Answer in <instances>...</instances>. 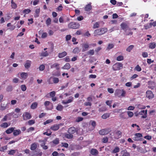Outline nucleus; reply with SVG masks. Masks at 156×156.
Instances as JSON below:
<instances>
[{"label":"nucleus","instance_id":"64","mask_svg":"<svg viewBox=\"0 0 156 156\" xmlns=\"http://www.w3.org/2000/svg\"><path fill=\"white\" fill-rule=\"evenodd\" d=\"M34 123L35 121L34 120H30L28 122V123L29 125H33L34 124Z\"/></svg>","mask_w":156,"mask_h":156},{"label":"nucleus","instance_id":"3","mask_svg":"<svg viewBox=\"0 0 156 156\" xmlns=\"http://www.w3.org/2000/svg\"><path fill=\"white\" fill-rule=\"evenodd\" d=\"M80 27V24L79 23L74 22H71L68 25V27L69 28L77 29Z\"/></svg>","mask_w":156,"mask_h":156},{"label":"nucleus","instance_id":"45","mask_svg":"<svg viewBox=\"0 0 156 156\" xmlns=\"http://www.w3.org/2000/svg\"><path fill=\"white\" fill-rule=\"evenodd\" d=\"M114 45L112 44H108L107 48H106L107 50H110L113 48Z\"/></svg>","mask_w":156,"mask_h":156},{"label":"nucleus","instance_id":"10","mask_svg":"<svg viewBox=\"0 0 156 156\" xmlns=\"http://www.w3.org/2000/svg\"><path fill=\"white\" fill-rule=\"evenodd\" d=\"M39 147V144L36 142L32 143L30 145V149L31 151H34Z\"/></svg>","mask_w":156,"mask_h":156},{"label":"nucleus","instance_id":"8","mask_svg":"<svg viewBox=\"0 0 156 156\" xmlns=\"http://www.w3.org/2000/svg\"><path fill=\"white\" fill-rule=\"evenodd\" d=\"M147 110H143L141 111L140 112L138 113V114L140 115H142L141 118L145 119L147 117Z\"/></svg>","mask_w":156,"mask_h":156},{"label":"nucleus","instance_id":"63","mask_svg":"<svg viewBox=\"0 0 156 156\" xmlns=\"http://www.w3.org/2000/svg\"><path fill=\"white\" fill-rule=\"evenodd\" d=\"M12 90V87L11 86H9L6 88V90L8 91H11Z\"/></svg>","mask_w":156,"mask_h":156},{"label":"nucleus","instance_id":"26","mask_svg":"<svg viewBox=\"0 0 156 156\" xmlns=\"http://www.w3.org/2000/svg\"><path fill=\"white\" fill-rule=\"evenodd\" d=\"M10 123L8 124L6 122H4L1 124L0 125V126L2 128H6L9 126L10 125Z\"/></svg>","mask_w":156,"mask_h":156},{"label":"nucleus","instance_id":"13","mask_svg":"<svg viewBox=\"0 0 156 156\" xmlns=\"http://www.w3.org/2000/svg\"><path fill=\"white\" fill-rule=\"evenodd\" d=\"M114 138L118 139L120 138L122 136V132L119 130H118L114 133Z\"/></svg>","mask_w":156,"mask_h":156},{"label":"nucleus","instance_id":"38","mask_svg":"<svg viewBox=\"0 0 156 156\" xmlns=\"http://www.w3.org/2000/svg\"><path fill=\"white\" fill-rule=\"evenodd\" d=\"M11 7L12 9H15L17 7V5L13 1V0L11 1Z\"/></svg>","mask_w":156,"mask_h":156},{"label":"nucleus","instance_id":"1","mask_svg":"<svg viewBox=\"0 0 156 156\" xmlns=\"http://www.w3.org/2000/svg\"><path fill=\"white\" fill-rule=\"evenodd\" d=\"M107 30V28L105 27L96 30L94 32V36L101 35L106 33Z\"/></svg>","mask_w":156,"mask_h":156},{"label":"nucleus","instance_id":"21","mask_svg":"<svg viewBox=\"0 0 156 156\" xmlns=\"http://www.w3.org/2000/svg\"><path fill=\"white\" fill-rule=\"evenodd\" d=\"M121 156H129L130 154L126 150H123L121 152Z\"/></svg>","mask_w":156,"mask_h":156},{"label":"nucleus","instance_id":"11","mask_svg":"<svg viewBox=\"0 0 156 156\" xmlns=\"http://www.w3.org/2000/svg\"><path fill=\"white\" fill-rule=\"evenodd\" d=\"M62 124H55L51 126L50 127V129L53 131H56L59 128L60 126H61Z\"/></svg>","mask_w":156,"mask_h":156},{"label":"nucleus","instance_id":"46","mask_svg":"<svg viewBox=\"0 0 156 156\" xmlns=\"http://www.w3.org/2000/svg\"><path fill=\"white\" fill-rule=\"evenodd\" d=\"M94 53V49H91L89 50L87 52V53L88 55H93Z\"/></svg>","mask_w":156,"mask_h":156},{"label":"nucleus","instance_id":"35","mask_svg":"<svg viewBox=\"0 0 156 156\" xmlns=\"http://www.w3.org/2000/svg\"><path fill=\"white\" fill-rule=\"evenodd\" d=\"M71 66L69 63H66L64 66L62 67V69H68L70 68Z\"/></svg>","mask_w":156,"mask_h":156},{"label":"nucleus","instance_id":"33","mask_svg":"<svg viewBox=\"0 0 156 156\" xmlns=\"http://www.w3.org/2000/svg\"><path fill=\"white\" fill-rule=\"evenodd\" d=\"M134 47V46L133 45H131L128 46L126 49V51L128 52H130L133 49Z\"/></svg>","mask_w":156,"mask_h":156},{"label":"nucleus","instance_id":"6","mask_svg":"<svg viewBox=\"0 0 156 156\" xmlns=\"http://www.w3.org/2000/svg\"><path fill=\"white\" fill-rule=\"evenodd\" d=\"M44 105L47 110H51L53 108L52 105L49 101H45Z\"/></svg>","mask_w":156,"mask_h":156},{"label":"nucleus","instance_id":"57","mask_svg":"<svg viewBox=\"0 0 156 156\" xmlns=\"http://www.w3.org/2000/svg\"><path fill=\"white\" fill-rule=\"evenodd\" d=\"M53 121V120L51 119H49L47 120L45 122H44V125H46L47 124H48L52 122Z\"/></svg>","mask_w":156,"mask_h":156},{"label":"nucleus","instance_id":"17","mask_svg":"<svg viewBox=\"0 0 156 156\" xmlns=\"http://www.w3.org/2000/svg\"><path fill=\"white\" fill-rule=\"evenodd\" d=\"M92 6L91 5V3H90L84 7L85 10L86 12H89L91 10Z\"/></svg>","mask_w":156,"mask_h":156},{"label":"nucleus","instance_id":"28","mask_svg":"<svg viewBox=\"0 0 156 156\" xmlns=\"http://www.w3.org/2000/svg\"><path fill=\"white\" fill-rule=\"evenodd\" d=\"M47 140L46 139L44 140H39V142L41 143L40 145L41 147H43L44 145H45L46 143Z\"/></svg>","mask_w":156,"mask_h":156},{"label":"nucleus","instance_id":"19","mask_svg":"<svg viewBox=\"0 0 156 156\" xmlns=\"http://www.w3.org/2000/svg\"><path fill=\"white\" fill-rule=\"evenodd\" d=\"M32 62H31L29 60H27L25 62L24 64V66L26 69L29 68L31 66Z\"/></svg>","mask_w":156,"mask_h":156},{"label":"nucleus","instance_id":"32","mask_svg":"<svg viewBox=\"0 0 156 156\" xmlns=\"http://www.w3.org/2000/svg\"><path fill=\"white\" fill-rule=\"evenodd\" d=\"M67 55V53L66 51H64L62 53L58 54V57L59 58H62L66 56Z\"/></svg>","mask_w":156,"mask_h":156},{"label":"nucleus","instance_id":"59","mask_svg":"<svg viewBox=\"0 0 156 156\" xmlns=\"http://www.w3.org/2000/svg\"><path fill=\"white\" fill-rule=\"evenodd\" d=\"M16 152V150H12L9 151L8 154L10 155H13Z\"/></svg>","mask_w":156,"mask_h":156},{"label":"nucleus","instance_id":"30","mask_svg":"<svg viewBox=\"0 0 156 156\" xmlns=\"http://www.w3.org/2000/svg\"><path fill=\"white\" fill-rule=\"evenodd\" d=\"M48 55V53L47 51H42L40 53V56L46 57Z\"/></svg>","mask_w":156,"mask_h":156},{"label":"nucleus","instance_id":"51","mask_svg":"<svg viewBox=\"0 0 156 156\" xmlns=\"http://www.w3.org/2000/svg\"><path fill=\"white\" fill-rule=\"evenodd\" d=\"M127 113L129 117L130 118L132 117L133 115V113L132 112L128 111Z\"/></svg>","mask_w":156,"mask_h":156},{"label":"nucleus","instance_id":"23","mask_svg":"<svg viewBox=\"0 0 156 156\" xmlns=\"http://www.w3.org/2000/svg\"><path fill=\"white\" fill-rule=\"evenodd\" d=\"M59 64L57 63H55L51 66V68H56L57 70H58L59 69Z\"/></svg>","mask_w":156,"mask_h":156},{"label":"nucleus","instance_id":"31","mask_svg":"<svg viewBox=\"0 0 156 156\" xmlns=\"http://www.w3.org/2000/svg\"><path fill=\"white\" fill-rule=\"evenodd\" d=\"M110 114L109 113H106L104 114L101 116V118L104 119H106L109 117Z\"/></svg>","mask_w":156,"mask_h":156},{"label":"nucleus","instance_id":"39","mask_svg":"<svg viewBox=\"0 0 156 156\" xmlns=\"http://www.w3.org/2000/svg\"><path fill=\"white\" fill-rule=\"evenodd\" d=\"M63 108V107L62 105H58L57 106L56 109L58 111H61L62 110Z\"/></svg>","mask_w":156,"mask_h":156},{"label":"nucleus","instance_id":"60","mask_svg":"<svg viewBox=\"0 0 156 156\" xmlns=\"http://www.w3.org/2000/svg\"><path fill=\"white\" fill-rule=\"evenodd\" d=\"M151 26V25H150V23L149 24H147L144 26V27H145V29H147L149 28H150Z\"/></svg>","mask_w":156,"mask_h":156},{"label":"nucleus","instance_id":"52","mask_svg":"<svg viewBox=\"0 0 156 156\" xmlns=\"http://www.w3.org/2000/svg\"><path fill=\"white\" fill-rule=\"evenodd\" d=\"M52 142L55 144H57L59 143V140L58 138H56L52 141Z\"/></svg>","mask_w":156,"mask_h":156},{"label":"nucleus","instance_id":"9","mask_svg":"<svg viewBox=\"0 0 156 156\" xmlns=\"http://www.w3.org/2000/svg\"><path fill=\"white\" fill-rule=\"evenodd\" d=\"M146 97L149 99H151L154 98V95L151 91L147 90L146 92Z\"/></svg>","mask_w":156,"mask_h":156},{"label":"nucleus","instance_id":"47","mask_svg":"<svg viewBox=\"0 0 156 156\" xmlns=\"http://www.w3.org/2000/svg\"><path fill=\"white\" fill-rule=\"evenodd\" d=\"M20 88L21 90L23 91H26L27 89V87L26 85L24 84L21 85L20 86Z\"/></svg>","mask_w":156,"mask_h":156},{"label":"nucleus","instance_id":"27","mask_svg":"<svg viewBox=\"0 0 156 156\" xmlns=\"http://www.w3.org/2000/svg\"><path fill=\"white\" fill-rule=\"evenodd\" d=\"M15 129V127L10 128L6 130L5 131V132L8 134H10L13 132Z\"/></svg>","mask_w":156,"mask_h":156},{"label":"nucleus","instance_id":"54","mask_svg":"<svg viewBox=\"0 0 156 156\" xmlns=\"http://www.w3.org/2000/svg\"><path fill=\"white\" fill-rule=\"evenodd\" d=\"M9 114H7L6 115H5L4 117L2 119L1 121L4 122L7 121L8 118V115H9Z\"/></svg>","mask_w":156,"mask_h":156},{"label":"nucleus","instance_id":"14","mask_svg":"<svg viewBox=\"0 0 156 156\" xmlns=\"http://www.w3.org/2000/svg\"><path fill=\"white\" fill-rule=\"evenodd\" d=\"M23 116L24 120H27L31 118L30 114L27 112L24 113Z\"/></svg>","mask_w":156,"mask_h":156},{"label":"nucleus","instance_id":"62","mask_svg":"<svg viewBox=\"0 0 156 156\" xmlns=\"http://www.w3.org/2000/svg\"><path fill=\"white\" fill-rule=\"evenodd\" d=\"M31 12V10L29 9H25L23 10V12L26 14H28Z\"/></svg>","mask_w":156,"mask_h":156},{"label":"nucleus","instance_id":"41","mask_svg":"<svg viewBox=\"0 0 156 156\" xmlns=\"http://www.w3.org/2000/svg\"><path fill=\"white\" fill-rule=\"evenodd\" d=\"M119 148L118 147H116L114 148V149L112 151V153H115L119 152Z\"/></svg>","mask_w":156,"mask_h":156},{"label":"nucleus","instance_id":"18","mask_svg":"<svg viewBox=\"0 0 156 156\" xmlns=\"http://www.w3.org/2000/svg\"><path fill=\"white\" fill-rule=\"evenodd\" d=\"M76 131V129L74 127H72L69 128L68 130V132L69 133L73 134Z\"/></svg>","mask_w":156,"mask_h":156},{"label":"nucleus","instance_id":"55","mask_svg":"<svg viewBox=\"0 0 156 156\" xmlns=\"http://www.w3.org/2000/svg\"><path fill=\"white\" fill-rule=\"evenodd\" d=\"M137 107L140 109H144L146 108V106L141 105H139L137 106Z\"/></svg>","mask_w":156,"mask_h":156},{"label":"nucleus","instance_id":"42","mask_svg":"<svg viewBox=\"0 0 156 156\" xmlns=\"http://www.w3.org/2000/svg\"><path fill=\"white\" fill-rule=\"evenodd\" d=\"M51 23V20L50 18H48L47 19L46 21V23L47 26L49 25Z\"/></svg>","mask_w":156,"mask_h":156},{"label":"nucleus","instance_id":"48","mask_svg":"<svg viewBox=\"0 0 156 156\" xmlns=\"http://www.w3.org/2000/svg\"><path fill=\"white\" fill-rule=\"evenodd\" d=\"M135 70L138 71L140 72L141 70V68L139 65H137L134 69Z\"/></svg>","mask_w":156,"mask_h":156},{"label":"nucleus","instance_id":"29","mask_svg":"<svg viewBox=\"0 0 156 156\" xmlns=\"http://www.w3.org/2000/svg\"><path fill=\"white\" fill-rule=\"evenodd\" d=\"M120 26L122 29L123 30H125L128 27V26L127 24L124 23H122L121 24Z\"/></svg>","mask_w":156,"mask_h":156},{"label":"nucleus","instance_id":"2","mask_svg":"<svg viewBox=\"0 0 156 156\" xmlns=\"http://www.w3.org/2000/svg\"><path fill=\"white\" fill-rule=\"evenodd\" d=\"M126 91L124 89H118L116 90L115 95L119 97H124L126 96Z\"/></svg>","mask_w":156,"mask_h":156},{"label":"nucleus","instance_id":"56","mask_svg":"<svg viewBox=\"0 0 156 156\" xmlns=\"http://www.w3.org/2000/svg\"><path fill=\"white\" fill-rule=\"evenodd\" d=\"M53 81L54 83H57L59 82V79L57 77H54L53 78Z\"/></svg>","mask_w":156,"mask_h":156},{"label":"nucleus","instance_id":"44","mask_svg":"<svg viewBox=\"0 0 156 156\" xmlns=\"http://www.w3.org/2000/svg\"><path fill=\"white\" fill-rule=\"evenodd\" d=\"M107 110V108L105 107H102L99 109V111L100 112L105 111Z\"/></svg>","mask_w":156,"mask_h":156},{"label":"nucleus","instance_id":"12","mask_svg":"<svg viewBox=\"0 0 156 156\" xmlns=\"http://www.w3.org/2000/svg\"><path fill=\"white\" fill-rule=\"evenodd\" d=\"M148 87L151 89H154L156 86V84L154 81H149L148 82Z\"/></svg>","mask_w":156,"mask_h":156},{"label":"nucleus","instance_id":"43","mask_svg":"<svg viewBox=\"0 0 156 156\" xmlns=\"http://www.w3.org/2000/svg\"><path fill=\"white\" fill-rule=\"evenodd\" d=\"M65 136L68 139H71L73 137V135L70 133L66 134L65 135Z\"/></svg>","mask_w":156,"mask_h":156},{"label":"nucleus","instance_id":"15","mask_svg":"<svg viewBox=\"0 0 156 156\" xmlns=\"http://www.w3.org/2000/svg\"><path fill=\"white\" fill-rule=\"evenodd\" d=\"M82 51L84 52L88 50L89 48V45L88 43H84L82 45Z\"/></svg>","mask_w":156,"mask_h":156},{"label":"nucleus","instance_id":"50","mask_svg":"<svg viewBox=\"0 0 156 156\" xmlns=\"http://www.w3.org/2000/svg\"><path fill=\"white\" fill-rule=\"evenodd\" d=\"M83 119V118L81 117H77L75 121L77 122H79L82 121Z\"/></svg>","mask_w":156,"mask_h":156},{"label":"nucleus","instance_id":"5","mask_svg":"<svg viewBox=\"0 0 156 156\" xmlns=\"http://www.w3.org/2000/svg\"><path fill=\"white\" fill-rule=\"evenodd\" d=\"M111 129L107 128L101 130L99 131V133L101 135H105L111 131Z\"/></svg>","mask_w":156,"mask_h":156},{"label":"nucleus","instance_id":"53","mask_svg":"<svg viewBox=\"0 0 156 156\" xmlns=\"http://www.w3.org/2000/svg\"><path fill=\"white\" fill-rule=\"evenodd\" d=\"M80 51L79 49L78 48H75L73 51V52L74 53H78Z\"/></svg>","mask_w":156,"mask_h":156},{"label":"nucleus","instance_id":"20","mask_svg":"<svg viewBox=\"0 0 156 156\" xmlns=\"http://www.w3.org/2000/svg\"><path fill=\"white\" fill-rule=\"evenodd\" d=\"M40 8L37 9L35 10V13L34 14V17L35 18L38 17L39 16L40 13Z\"/></svg>","mask_w":156,"mask_h":156},{"label":"nucleus","instance_id":"4","mask_svg":"<svg viewBox=\"0 0 156 156\" xmlns=\"http://www.w3.org/2000/svg\"><path fill=\"white\" fill-rule=\"evenodd\" d=\"M123 65L122 63L117 62L114 64L112 66V69L114 71L119 70L122 68Z\"/></svg>","mask_w":156,"mask_h":156},{"label":"nucleus","instance_id":"58","mask_svg":"<svg viewBox=\"0 0 156 156\" xmlns=\"http://www.w3.org/2000/svg\"><path fill=\"white\" fill-rule=\"evenodd\" d=\"M49 94L51 97H53L55 95V91H52L50 92Z\"/></svg>","mask_w":156,"mask_h":156},{"label":"nucleus","instance_id":"16","mask_svg":"<svg viewBox=\"0 0 156 156\" xmlns=\"http://www.w3.org/2000/svg\"><path fill=\"white\" fill-rule=\"evenodd\" d=\"M73 98L72 97H69V99L66 101L63 100L62 101V103L64 105L66 104L72 102L73 101Z\"/></svg>","mask_w":156,"mask_h":156},{"label":"nucleus","instance_id":"49","mask_svg":"<svg viewBox=\"0 0 156 156\" xmlns=\"http://www.w3.org/2000/svg\"><path fill=\"white\" fill-rule=\"evenodd\" d=\"M124 59V57L122 55H119L116 58V60L118 61H121L123 60Z\"/></svg>","mask_w":156,"mask_h":156},{"label":"nucleus","instance_id":"25","mask_svg":"<svg viewBox=\"0 0 156 156\" xmlns=\"http://www.w3.org/2000/svg\"><path fill=\"white\" fill-rule=\"evenodd\" d=\"M98 151L95 149H92L90 151V153L92 155H97L98 154Z\"/></svg>","mask_w":156,"mask_h":156},{"label":"nucleus","instance_id":"40","mask_svg":"<svg viewBox=\"0 0 156 156\" xmlns=\"http://www.w3.org/2000/svg\"><path fill=\"white\" fill-rule=\"evenodd\" d=\"M156 47L155 43L154 42L151 43L149 44V48H150L153 49L155 48Z\"/></svg>","mask_w":156,"mask_h":156},{"label":"nucleus","instance_id":"36","mask_svg":"<svg viewBox=\"0 0 156 156\" xmlns=\"http://www.w3.org/2000/svg\"><path fill=\"white\" fill-rule=\"evenodd\" d=\"M100 27V22H96L93 25V28L94 29L98 28Z\"/></svg>","mask_w":156,"mask_h":156},{"label":"nucleus","instance_id":"22","mask_svg":"<svg viewBox=\"0 0 156 156\" xmlns=\"http://www.w3.org/2000/svg\"><path fill=\"white\" fill-rule=\"evenodd\" d=\"M21 78L23 80H25L28 76V74L26 73L23 72L20 74Z\"/></svg>","mask_w":156,"mask_h":156},{"label":"nucleus","instance_id":"24","mask_svg":"<svg viewBox=\"0 0 156 156\" xmlns=\"http://www.w3.org/2000/svg\"><path fill=\"white\" fill-rule=\"evenodd\" d=\"M21 131L19 129L14 130L13 131V135L14 136H17L21 134Z\"/></svg>","mask_w":156,"mask_h":156},{"label":"nucleus","instance_id":"7","mask_svg":"<svg viewBox=\"0 0 156 156\" xmlns=\"http://www.w3.org/2000/svg\"><path fill=\"white\" fill-rule=\"evenodd\" d=\"M9 104H5V103H2L0 104V110L3 111L8 108Z\"/></svg>","mask_w":156,"mask_h":156},{"label":"nucleus","instance_id":"61","mask_svg":"<svg viewBox=\"0 0 156 156\" xmlns=\"http://www.w3.org/2000/svg\"><path fill=\"white\" fill-rule=\"evenodd\" d=\"M112 101H107L106 102V103L107 105L109 106L110 107H112L111 104L112 103Z\"/></svg>","mask_w":156,"mask_h":156},{"label":"nucleus","instance_id":"37","mask_svg":"<svg viewBox=\"0 0 156 156\" xmlns=\"http://www.w3.org/2000/svg\"><path fill=\"white\" fill-rule=\"evenodd\" d=\"M37 105V103L36 102L33 103L31 105L30 108L32 109H34L36 108Z\"/></svg>","mask_w":156,"mask_h":156},{"label":"nucleus","instance_id":"34","mask_svg":"<svg viewBox=\"0 0 156 156\" xmlns=\"http://www.w3.org/2000/svg\"><path fill=\"white\" fill-rule=\"evenodd\" d=\"M136 149H137V151L138 152H140L142 153H144L146 151H145L142 148L140 147V146H137L136 147Z\"/></svg>","mask_w":156,"mask_h":156}]
</instances>
